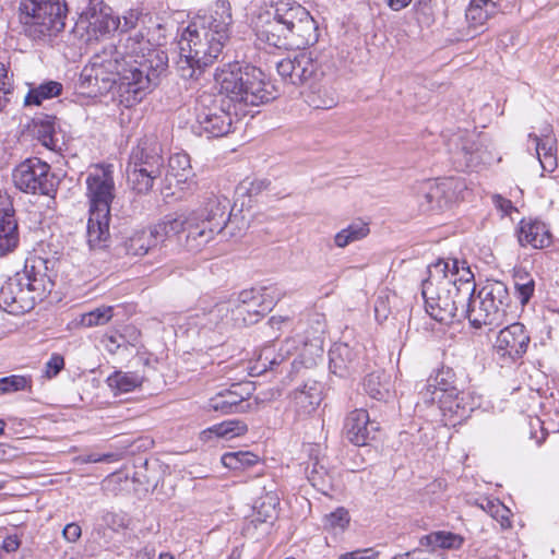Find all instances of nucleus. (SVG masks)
<instances>
[{
	"mask_svg": "<svg viewBox=\"0 0 559 559\" xmlns=\"http://www.w3.org/2000/svg\"><path fill=\"white\" fill-rule=\"evenodd\" d=\"M90 63L120 73L119 100L130 108L159 84L168 68V56L145 39L143 34L136 33L120 46H105L92 57Z\"/></svg>",
	"mask_w": 559,
	"mask_h": 559,
	"instance_id": "1",
	"label": "nucleus"
},
{
	"mask_svg": "<svg viewBox=\"0 0 559 559\" xmlns=\"http://www.w3.org/2000/svg\"><path fill=\"white\" fill-rule=\"evenodd\" d=\"M233 19L209 15L193 19L179 39L178 74L186 80L198 79L205 68L221 56L229 39Z\"/></svg>",
	"mask_w": 559,
	"mask_h": 559,
	"instance_id": "2",
	"label": "nucleus"
},
{
	"mask_svg": "<svg viewBox=\"0 0 559 559\" xmlns=\"http://www.w3.org/2000/svg\"><path fill=\"white\" fill-rule=\"evenodd\" d=\"M47 264L39 257L26 259L24 269L1 286L0 307L10 313H24L43 300L55 285L47 274Z\"/></svg>",
	"mask_w": 559,
	"mask_h": 559,
	"instance_id": "3",
	"label": "nucleus"
},
{
	"mask_svg": "<svg viewBox=\"0 0 559 559\" xmlns=\"http://www.w3.org/2000/svg\"><path fill=\"white\" fill-rule=\"evenodd\" d=\"M112 166H95L86 177L88 219L86 238L91 249H103L110 239V205L115 199Z\"/></svg>",
	"mask_w": 559,
	"mask_h": 559,
	"instance_id": "4",
	"label": "nucleus"
},
{
	"mask_svg": "<svg viewBox=\"0 0 559 559\" xmlns=\"http://www.w3.org/2000/svg\"><path fill=\"white\" fill-rule=\"evenodd\" d=\"M215 81L219 91L231 102L246 106H259L275 98L273 86L257 67L230 62L218 68Z\"/></svg>",
	"mask_w": 559,
	"mask_h": 559,
	"instance_id": "5",
	"label": "nucleus"
},
{
	"mask_svg": "<svg viewBox=\"0 0 559 559\" xmlns=\"http://www.w3.org/2000/svg\"><path fill=\"white\" fill-rule=\"evenodd\" d=\"M66 12L61 0H19L21 32L33 40L45 41L64 28Z\"/></svg>",
	"mask_w": 559,
	"mask_h": 559,
	"instance_id": "6",
	"label": "nucleus"
},
{
	"mask_svg": "<svg viewBox=\"0 0 559 559\" xmlns=\"http://www.w3.org/2000/svg\"><path fill=\"white\" fill-rule=\"evenodd\" d=\"M509 306L507 286L502 282L493 281L483 286L477 295L473 294L465 319L475 329L483 325L497 328L506 322Z\"/></svg>",
	"mask_w": 559,
	"mask_h": 559,
	"instance_id": "7",
	"label": "nucleus"
},
{
	"mask_svg": "<svg viewBox=\"0 0 559 559\" xmlns=\"http://www.w3.org/2000/svg\"><path fill=\"white\" fill-rule=\"evenodd\" d=\"M450 269V261L439 260L428 267V277L423 282L421 294L425 299L427 313L440 323L459 321L455 302L450 300L451 287L447 271Z\"/></svg>",
	"mask_w": 559,
	"mask_h": 559,
	"instance_id": "8",
	"label": "nucleus"
},
{
	"mask_svg": "<svg viewBox=\"0 0 559 559\" xmlns=\"http://www.w3.org/2000/svg\"><path fill=\"white\" fill-rule=\"evenodd\" d=\"M17 189L26 193L53 197L58 180L50 166L38 157H31L17 165L13 171Z\"/></svg>",
	"mask_w": 559,
	"mask_h": 559,
	"instance_id": "9",
	"label": "nucleus"
},
{
	"mask_svg": "<svg viewBox=\"0 0 559 559\" xmlns=\"http://www.w3.org/2000/svg\"><path fill=\"white\" fill-rule=\"evenodd\" d=\"M282 16L287 25V50L300 49L317 43L318 26L310 13L300 4L282 2Z\"/></svg>",
	"mask_w": 559,
	"mask_h": 559,
	"instance_id": "10",
	"label": "nucleus"
},
{
	"mask_svg": "<svg viewBox=\"0 0 559 559\" xmlns=\"http://www.w3.org/2000/svg\"><path fill=\"white\" fill-rule=\"evenodd\" d=\"M276 70L284 82L295 86L313 87L323 78L320 63L308 51L282 59L276 63Z\"/></svg>",
	"mask_w": 559,
	"mask_h": 559,
	"instance_id": "11",
	"label": "nucleus"
},
{
	"mask_svg": "<svg viewBox=\"0 0 559 559\" xmlns=\"http://www.w3.org/2000/svg\"><path fill=\"white\" fill-rule=\"evenodd\" d=\"M282 2L260 8L252 19L257 38L269 46L287 50V25L282 16Z\"/></svg>",
	"mask_w": 559,
	"mask_h": 559,
	"instance_id": "12",
	"label": "nucleus"
},
{
	"mask_svg": "<svg viewBox=\"0 0 559 559\" xmlns=\"http://www.w3.org/2000/svg\"><path fill=\"white\" fill-rule=\"evenodd\" d=\"M447 277L450 280L451 287L449 298L457 308L459 321L466 318L468 312L469 302L472 301L473 294L475 293L474 274L469 267L462 266L460 271L459 261L452 260L450 269L447 271Z\"/></svg>",
	"mask_w": 559,
	"mask_h": 559,
	"instance_id": "13",
	"label": "nucleus"
},
{
	"mask_svg": "<svg viewBox=\"0 0 559 559\" xmlns=\"http://www.w3.org/2000/svg\"><path fill=\"white\" fill-rule=\"evenodd\" d=\"M265 294L254 289L243 290L238 301L233 302V318L238 328L257 323L273 306V299L267 300Z\"/></svg>",
	"mask_w": 559,
	"mask_h": 559,
	"instance_id": "14",
	"label": "nucleus"
},
{
	"mask_svg": "<svg viewBox=\"0 0 559 559\" xmlns=\"http://www.w3.org/2000/svg\"><path fill=\"white\" fill-rule=\"evenodd\" d=\"M231 128V117L216 105L206 106L203 99L195 107V131L207 138L226 135Z\"/></svg>",
	"mask_w": 559,
	"mask_h": 559,
	"instance_id": "15",
	"label": "nucleus"
},
{
	"mask_svg": "<svg viewBox=\"0 0 559 559\" xmlns=\"http://www.w3.org/2000/svg\"><path fill=\"white\" fill-rule=\"evenodd\" d=\"M250 384L234 383L229 389L217 392L207 401V409L223 415L246 413L250 408Z\"/></svg>",
	"mask_w": 559,
	"mask_h": 559,
	"instance_id": "16",
	"label": "nucleus"
},
{
	"mask_svg": "<svg viewBox=\"0 0 559 559\" xmlns=\"http://www.w3.org/2000/svg\"><path fill=\"white\" fill-rule=\"evenodd\" d=\"M530 335L522 323H511L502 329L496 340L495 350L501 358L510 361L520 359L527 350Z\"/></svg>",
	"mask_w": 559,
	"mask_h": 559,
	"instance_id": "17",
	"label": "nucleus"
},
{
	"mask_svg": "<svg viewBox=\"0 0 559 559\" xmlns=\"http://www.w3.org/2000/svg\"><path fill=\"white\" fill-rule=\"evenodd\" d=\"M439 409L447 424L455 426L467 419L472 412L479 406L478 401L471 392L450 391L439 400Z\"/></svg>",
	"mask_w": 559,
	"mask_h": 559,
	"instance_id": "18",
	"label": "nucleus"
},
{
	"mask_svg": "<svg viewBox=\"0 0 559 559\" xmlns=\"http://www.w3.org/2000/svg\"><path fill=\"white\" fill-rule=\"evenodd\" d=\"M459 181L453 178H447L440 182L428 181L421 185L418 192V203L423 212L442 210L453 201L450 190L456 188Z\"/></svg>",
	"mask_w": 559,
	"mask_h": 559,
	"instance_id": "19",
	"label": "nucleus"
},
{
	"mask_svg": "<svg viewBox=\"0 0 559 559\" xmlns=\"http://www.w3.org/2000/svg\"><path fill=\"white\" fill-rule=\"evenodd\" d=\"M129 165L147 168L151 173L162 174L164 158L162 145L157 138L145 136L141 139L131 152Z\"/></svg>",
	"mask_w": 559,
	"mask_h": 559,
	"instance_id": "20",
	"label": "nucleus"
},
{
	"mask_svg": "<svg viewBox=\"0 0 559 559\" xmlns=\"http://www.w3.org/2000/svg\"><path fill=\"white\" fill-rule=\"evenodd\" d=\"M379 425L371 421L366 409H355L348 414L345 420V435L355 445L361 447L374 439Z\"/></svg>",
	"mask_w": 559,
	"mask_h": 559,
	"instance_id": "21",
	"label": "nucleus"
},
{
	"mask_svg": "<svg viewBox=\"0 0 559 559\" xmlns=\"http://www.w3.org/2000/svg\"><path fill=\"white\" fill-rule=\"evenodd\" d=\"M452 372L450 370H439L435 374H430L428 379L420 384L418 395L419 400L416 404L417 407L421 405L430 406L440 397H444L450 391H457L453 386Z\"/></svg>",
	"mask_w": 559,
	"mask_h": 559,
	"instance_id": "22",
	"label": "nucleus"
},
{
	"mask_svg": "<svg viewBox=\"0 0 559 559\" xmlns=\"http://www.w3.org/2000/svg\"><path fill=\"white\" fill-rule=\"evenodd\" d=\"M230 201L225 195L211 193L206 197L203 206L192 214L201 216V219L223 233L230 217Z\"/></svg>",
	"mask_w": 559,
	"mask_h": 559,
	"instance_id": "23",
	"label": "nucleus"
},
{
	"mask_svg": "<svg viewBox=\"0 0 559 559\" xmlns=\"http://www.w3.org/2000/svg\"><path fill=\"white\" fill-rule=\"evenodd\" d=\"M359 349L346 343H335L329 352V367L332 373L345 378L359 368Z\"/></svg>",
	"mask_w": 559,
	"mask_h": 559,
	"instance_id": "24",
	"label": "nucleus"
},
{
	"mask_svg": "<svg viewBox=\"0 0 559 559\" xmlns=\"http://www.w3.org/2000/svg\"><path fill=\"white\" fill-rule=\"evenodd\" d=\"M233 318V302L222 301L213 306L207 311H203L202 314H197L198 321L195 325H199L202 330H217L223 333L230 326H236Z\"/></svg>",
	"mask_w": 559,
	"mask_h": 559,
	"instance_id": "25",
	"label": "nucleus"
},
{
	"mask_svg": "<svg viewBox=\"0 0 559 559\" xmlns=\"http://www.w3.org/2000/svg\"><path fill=\"white\" fill-rule=\"evenodd\" d=\"M185 231H187L186 247L192 252L200 251L214 238L215 234H221L213 226L202 221L201 216L192 213L187 216Z\"/></svg>",
	"mask_w": 559,
	"mask_h": 559,
	"instance_id": "26",
	"label": "nucleus"
},
{
	"mask_svg": "<svg viewBox=\"0 0 559 559\" xmlns=\"http://www.w3.org/2000/svg\"><path fill=\"white\" fill-rule=\"evenodd\" d=\"M518 240L523 247L532 246L535 249H543L550 245L551 236L543 222L523 218L520 222Z\"/></svg>",
	"mask_w": 559,
	"mask_h": 559,
	"instance_id": "27",
	"label": "nucleus"
},
{
	"mask_svg": "<svg viewBox=\"0 0 559 559\" xmlns=\"http://www.w3.org/2000/svg\"><path fill=\"white\" fill-rule=\"evenodd\" d=\"M295 412L304 417L313 413L322 401V389L316 381L306 383L302 388L296 389L292 394Z\"/></svg>",
	"mask_w": 559,
	"mask_h": 559,
	"instance_id": "28",
	"label": "nucleus"
},
{
	"mask_svg": "<svg viewBox=\"0 0 559 559\" xmlns=\"http://www.w3.org/2000/svg\"><path fill=\"white\" fill-rule=\"evenodd\" d=\"M86 20L88 25L87 28L96 33H107L111 28H115L116 26H120L122 31H128L130 28L135 27L136 21H138V13L136 12H129L128 15L123 16V24H121L120 20L118 21V25H116L115 20L109 19L102 13L93 12H85L81 15V22L83 20Z\"/></svg>",
	"mask_w": 559,
	"mask_h": 559,
	"instance_id": "29",
	"label": "nucleus"
},
{
	"mask_svg": "<svg viewBox=\"0 0 559 559\" xmlns=\"http://www.w3.org/2000/svg\"><path fill=\"white\" fill-rule=\"evenodd\" d=\"M81 76L90 86L97 87L98 92L108 91L111 88L112 84L119 86L120 83L119 72H109V70L103 67L93 66V63H90L83 69Z\"/></svg>",
	"mask_w": 559,
	"mask_h": 559,
	"instance_id": "30",
	"label": "nucleus"
},
{
	"mask_svg": "<svg viewBox=\"0 0 559 559\" xmlns=\"http://www.w3.org/2000/svg\"><path fill=\"white\" fill-rule=\"evenodd\" d=\"M19 242L17 223L10 210H0V255L12 251Z\"/></svg>",
	"mask_w": 559,
	"mask_h": 559,
	"instance_id": "31",
	"label": "nucleus"
},
{
	"mask_svg": "<svg viewBox=\"0 0 559 559\" xmlns=\"http://www.w3.org/2000/svg\"><path fill=\"white\" fill-rule=\"evenodd\" d=\"M497 0H472L466 10L469 27L477 32L497 13Z\"/></svg>",
	"mask_w": 559,
	"mask_h": 559,
	"instance_id": "32",
	"label": "nucleus"
},
{
	"mask_svg": "<svg viewBox=\"0 0 559 559\" xmlns=\"http://www.w3.org/2000/svg\"><path fill=\"white\" fill-rule=\"evenodd\" d=\"M153 228L133 233L124 242L126 252L130 255L142 257L158 246Z\"/></svg>",
	"mask_w": 559,
	"mask_h": 559,
	"instance_id": "33",
	"label": "nucleus"
},
{
	"mask_svg": "<svg viewBox=\"0 0 559 559\" xmlns=\"http://www.w3.org/2000/svg\"><path fill=\"white\" fill-rule=\"evenodd\" d=\"M32 132L45 147L52 151L57 150L56 117L45 115L34 118Z\"/></svg>",
	"mask_w": 559,
	"mask_h": 559,
	"instance_id": "34",
	"label": "nucleus"
},
{
	"mask_svg": "<svg viewBox=\"0 0 559 559\" xmlns=\"http://www.w3.org/2000/svg\"><path fill=\"white\" fill-rule=\"evenodd\" d=\"M364 389L377 401H388L393 395L390 378L380 371L371 372L365 378Z\"/></svg>",
	"mask_w": 559,
	"mask_h": 559,
	"instance_id": "35",
	"label": "nucleus"
},
{
	"mask_svg": "<svg viewBox=\"0 0 559 559\" xmlns=\"http://www.w3.org/2000/svg\"><path fill=\"white\" fill-rule=\"evenodd\" d=\"M192 175L190 157L186 153H176L169 157L166 178L169 185L175 180L176 185L187 182Z\"/></svg>",
	"mask_w": 559,
	"mask_h": 559,
	"instance_id": "36",
	"label": "nucleus"
},
{
	"mask_svg": "<svg viewBox=\"0 0 559 559\" xmlns=\"http://www.w3.org/2000/svg\"><path fill=\"white\" fill-rule=\"evenodd\" d=\"M162 174L151 173L150 169L128 164L127 176L129 186L138 193H147L156 178Z\"/></svg>",
	"mask_w": 559,
	"mask_h": 559,
	"instance_id": "37",
	"label": "nucleus"
},
{
	"mask_svg": "<svg viewBox=\"0 0 559 559\" xmlns=\"http://www.w3.org/2000/svg\"><path fill=\"white\" fill-rule=\"evenodd\" d=\"M311 91L307 95V103L316 109H331L336 106L338 96L334 87L317 84L310 87Z\"/></svg>",
	"mask_w": 559,
	"mask_h": 559,
	"instance_id": "38",
	"label": "nucleus"
},
{
	"mask_svg": "<svg viewBox=\"0 0 559 559\" xmlns=\"http://www.w3.org/2000/svg\"><path fill=\"white\" fill-rule=\"evenodd\" d=\"M463 542L464 538L461 535L444 531L432 532L420 539L424 546L442 549H459Z\"/></svg>",
	"mask_w": 559,
	"mask_h": 559,
	"instance_id": "39",
	"label": "nucleus"
},
{
	"mask_svg": "<svg viewBox=\"0 0 559 559\" xmlns=\"http://www.w3.org/2000/svg\"><path fill=\"white\" fill-rule=\"evenodd\" d=\"M280 504V498L274 492H267L261 497L254 506V515L252 522L267 523L276 518V507Z\"/></svg>",
	"mask_w": 559,
	"mask_h": 559,
	"instance_id": "40",
	"label": "nucleus"
},
{
	"mask_svg": "<svg viewBox=\"0 0 559 559\" xmlns=\"http://www.w3.org/2000/svg\"><path fill=\"white\" fill-rule=\"evenodd\" d=\"M187 217H173L165 216L157 224L153 225V231L158 240V243H163L166 239L185 231Z\"/></svg>",
	"mask_w": 559,
	"mask_h": 559,
	"instance_id": "41",
	"label": "nucleus"
},
{
	"mask_svg": "<svg viewBox=\"0 0 559 559\" xmlns=\"http://www.w3.org/2000/svg\"><path fill=\"white\" fill-rule=\"evenodd\" d=\"M369 234V227L364 222H354L343 228L334 236V243L337 248H345L352 242L365 238Z\"/></svg>",
	"mask_w": 559,
	"mask_h": 559,
	"instance_id": "42",
	"label": "nucleus"
},
{
	"mask_svg": "<svg viewBox=\"0 0 559 559\" xmlns=\"http://www.w3.org/2000/svg\"><path fill=\"white\" fill-rule=\"evenodd\" d=\"M143 378L133 372L115 371L107 378V384L119 393L131 392L142 384Z\"/></svg>",
	"mask_w": 559,
	"mask_h": 559,
	"instance_id": "43",
	"label": "nucleus"
},
{
	"mask_svg": "<svg viewBox=\"0 0 559 559\" xmlns=\"http://www.w3.org/2000/svg\"><path fill=\"white\" fill-rule=\"evenodd\" d=\"M61 90L62 85L58 82L49 81L43 83L39 86L29 90L25 96L24 104L26 106L40 105L44 99L58 96L61 93Z\"/></svg>",
	"mask_w": 559,
	"mask_h": 559,
	"instance_id": "44",
	"label": "nucleus"
},
{
	"mask_svg": "<svg viewBox=\"0 0 559 559\" xmlns=\"http://www.w3.org/2000/svg\"><path fill=\"white\" fill-rule=\"evenodd\" d=\"M513 281L518 298L524 306L534 294L535 281L528 272L521 269L514 272Z\"/></svg>",
	"mask_w": 559,
	"mask_h": 559,
	"instance_id": "45",
	"label": "nucleus"
},
{
	"mask_svg": "<svg viewBox=\"0 0 559 559\" xmlns=\"http://www.w3.org/2000/svg\"><path fill=\"white\" fill-rule=\"evenodd\" d=\"M248 431V426L245 421L239 419L225 420L221 424L214 425L207 429L209 433H213L218 438L233 439L240 437Z\"/></svg>",
	"mask_w": 559,
	"mask_h": 559,
	"instance_id": "46",
	"label": "nucleus"
},
{
	"mask_svg": "<svg viewBox=\"0 0 559 559\" xmlns=\"http://www.w3.org/2000/svg\"><path fill=\"white\" fill-rule=\"evenodd\" d=\"M484 138L475 134L474 132L463 131L451 139V144L454 145L463 155L468 166V157L475 153V147L481 142Z\"/></svg>",
	"mask_w": 559,
	"mask_h": 559,
	"instance_id": "47",
	"label": "nucleus"
},
{
	"mask_svg": "<svg viewBox=\"0 0 559 559\" xmlns=\"http://www.w3.org/2000/svg\"><path fill=\"white\" fill-rule=\"evenodd\" d=\"M258 462V456L248 451L227 452L222 456V463L230 469H245Z\"/></svg>",
	"mask_w": 559,
	"mask_h": 559,
	"instance_id": "48",
	"label": "nucleus"
},
{
	"mask_svg": "<svg viewBox=\"0 0 559 559\" xmlns=\"http://www.w3.org/2000/svg\"><path fill=\"white\" fill-rule=\"evenodd\" d=\"M114 316V309L109 306L98 307L87 313H83L79 324L84 328H93L108 323Z\"/></svg>",
	"mask_w": 559,
	"mask_h": 559,
	"instance_id": "49",
	"label": "nucleus"
},
{
	"mask_svg": "<svg viewBox=\"0 0 559 559\" xmlns=\"http://www.w3.org/2000/svg\"><path fill=\"white\" fill-rule=\"evenodd\" d=\"M552 129L550 126H547L540 136L534 133H530L528 138L532 139L536 144V153L538 156H547L550 154L557 153V142L556 139L551 136Z\"/></svg>",
	"mask_w": 559,
	"mask_h": 559,
	"instance_id": "50",
	"label": "nucleus"
},
{
	"mask_svg": "<svg viewBox=\"0 0 559 559\" xmlns=\"http://www.w3.org/2000/svg\"><path fill=\"white\" fill-rule=\"evenodd\" d=\"M2 384V394L32 389V378L29 376L12 374L0 378Z\"/></svg>",
	"mask_w": 559,
	"mask_h": 559,
	"instance_id": "51",
	"label": "nucleus"
},
{
	"mask_svg": "<svg viewBox=\"0 0 559 559\" xmlns=\"http://www.w3.org/2000/svg\"><path fill=\"white\" fill-rule=\"evenodd\" d=\"M306 475L308 480L314 488L324 491L329 475L324 466L319 464V461L317 459L312 463L311 469H309V466L306 467Z\"/></svg>",
	"mask_w": 559,
	"mask_h": 559,
	"instance_id": "52",
	"label": "nucleus"
},
{
	"mask_svg": "<svg viewBox=\"0 0 559 559\" xmlns=\"http://www.w3.org/2000/svg\"><path fill=\"white\" fill-rule=\"evenodd\" d=\"M495 156L490 150L489 144L486 143L485 138L475 147V153L472 157H468V166L476 167L481 164H490Z\"/></svg>",
	"mask_w": 559,
	"mask_h": 559,
	"instance_id": "53",
	"label": "nucleus"
},
{
	"mask_svg": "<svg viewBox=\"0 0 559 559\" xmlns=\"http://www.w3.org/2000/svg\"><path fill=\"white\" fill-rule=\"evenodd\" d=\"M349 523V515L346 509L338 508L324 516L325 527L332 530H344Z\"/></svg>",
	"mask_w": 559,
	"mask_h": 559,
	"instance_id": "54",
	"label": "nucleus"
},
{
	"mask_svg": "<svg viewBox=\"0 0 559 559\" xmlns=\"http://www.w3.org/2000/svg\"><path fill=\"white\" fill-rule=\"evenodd\" d=\"M21 539L16 534L5 536L0 544V558H19Z\"/></svg>",
	"mask_w": 559,
	"mask_h": 559,
	"instance_id": "55",
	"label": "nucleus"
},
{
	"mask_svg": "<svg viewBox=\"0 0 559 559\" xmlns=\"http://www.w3.org/2000/svg\"><path fill=\"white\" fill-rule=\"evenodd\" d=\"M12 83L9 78L8 67L0 61V111L4 109L9 99L8 94L11 93Z\"/></svg>",
	"mask_w": 559,
	"mask_h": 559,
	"instance_id": "56",
	"label": "nucleus"
},
{
	"mask_svg": "<svg viewBox=\"0 0 559 559\" xmlns=\"http://www.w3.org/2000/svg\"><path fill=\"white\" fill-rule=\"evenodd\" d=\"M120 460L119 454L117 453H84L76 457V461L82 464L87 463H114Z\"/></svg>",
	"mask_w": 559,
	"mask_h": 559,
	"instance_id": "57",
	"label": "nucleus"
},
{
	"mask_svg": "<svg viewBox=\"0 0 559 559\" xmlns=\"http://www.w3.org/2000/svg\"><path fill=\"white\" fill-rule=\"evenodd\" d=\"M274 359L275 352L273 346H265L258 358V366L261 367L260 372H264L266 370H274Z\"/></svg>",
	"mask_w": 559,
	"mask_h": 559,
	"instance_id": "58",
	"label": "nucleus"
},
{
	"mask_svg": "<svg viewBox=\"0 0 559 559\" xmlns=\"http://www.w3.org/2000/svg\"><path fill=\"white\" fill-rule=\"evenodd\" d=\"M64 367V358L59 354H53L46 362L45 374L48 379L56 377Z\"/></svg>",
	"mask_w": 559,
	"mask_h": 559,
	"instance_id": "59",
	"label": "nucleus"
},
{
	"mask_svg": "<svg viewBox=\"0 0 559 559\" xmlns=\"http://www.w3.org/2000/svg\"><path fill=\"white\" fill-rule=\"evenodd\" d=\"M82 535L81 526L78 523H69L62 531L63 538L69 543H75Z\"/></svg>",
	"mask_w": 559,
	"mask_h": 559,
	"instance_id": "60",
	"label": "nucleus"
},
{
	"mask_svg": "<svg viewBox=\"0 0 559 559\" xmlns=\"http://www.w3.org/2000/svg\"><path fill=\"white\" fill-rule=\"evenodd\" d=\"M377 552L371 549H361L342 555L338 559H376Z\"/></svg>",
	"mask_w": 559,
	"mask_h": 559,
	"instance_id": "61",
	"label": "nucleus"
},
{
	"mask_svg": "<svg viewBox=\"0 0 559 559\" xmlns=\"http://www.w3.org/2000/svg\"><path fill=\"white\" fill-rule=\"evenodd\" d=\"M211 13L219 15L224 19H227V16L233 19L231 7L228 0H217Z\"/></svg>",
	"mask_w": 559,
	"mask_h": 559,
	"instance_id": "62",
	"label": "nucleus"
},
{
	"mask_svg": "<svg viewBox=\"0 0 559 559\" xmlns=\"http://www.w3.org/2000/svg\"><path fill=\"white\" fill-rule=\"evenodd\" d=\"M481 508L488 511L493 518H497L500 514V512H509V510L506 509L504 506H502L500 502L491 500H486V503L481 504Z\"/></svg>",
	"mask_w": 559,
	"mask_h": 559,
	"instance_id": "63",
	"label": "nucleus"
},
{
	"mask_svg": "<svg viewBox=\"0 0 559 559\" xmlns=\"http://www.w3.org/2000/svg\"><path fill=\"white\" fill-rule=\"evenodd\" d=\"M542 168L545 171H554L557 167V156L556 154H548L547 156H538Z\"/></svg>",
	"mask_w": 559,
	"mask_h": 559,
	"instance_id": "64",
	"label": "nucleus"
}]
</instances>
